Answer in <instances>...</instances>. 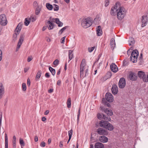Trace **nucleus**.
Masks as SVG:
<instances>
[{"instance_id": "obj_1", "label": "nucleus", "mask_w": 148, "mask_h": 148, "mask_svg": "<svg viewBox=\"0 0 148 148\" xmlns=\"http://www.w3.org/2000/svg\"><path fill=\"white\" fill-rule=\"evenodd\" d=\"M108 121H107L103 120L101 121L99 123L100 126L102 127L105 128L109 131H111L113 130L114 129L113 126Z\"/></svg>"}, {"instance_id": "obj_2", "label": "nucleus", "mask_w": 148, "mask_h": 148, "mask_svg": "<svg viewBox=\"0 0 148 148\" xmlns=\"http://www.w3.org/2000/svg\"><path fill=\"white\" fill-rule=\"evenodd\" d=\"M92 24V21L89 18H84L82 20L81 25L84 28H87L91 26Z\"/></svg>"}, {"instance_id": "obj_3", "label": "nucleus", "mask_w": 148, "mask_h": 148, "mask_svg": "<svg viewBox=\"0 0 148 148\" xmlns=\"http://www.w3.org/2000/svg\"><path fill=\"white\" fill-rule=\"evenodd\" d=\"M118 11L117 13V18L119 20H121L125 15L126 11L123 8L121 7Z\"/></svg>"}, {"instance_id": "obj_4", "label": "nucleus", "mask_w": 148, "mask_h": 148, "mask_svg": "<svg viewBox=\"0 0 148 148\" xmlns=\"http://www.w3.org/2000/svg\"><path fill=\"white\" fill-rule=\"evenodd\" d=\"M22 25V23H19L15 29V32H16L17 33L15 32L13 35V40L14 42L15 41L17 40V35L19 34L20 32Z\"/></svg>"}, {"instance_id": "obj_5", "label": "nucleus", "mask_w": 148, "mask_h": 148, "mask_svg": "<svg viewBox=\"0 0 148 148\" xmlns=\"http://www.w3.org/2000/svg\"><path fill=\"white\" fill-rule=\"evenodd\" d=\"M121 7L120 6V4L119 2H117L115 5L112 7L110 11V14L112 15L115 16L116 15V13L119 11V9H120Z\"/></svg>"}, {"instance_id": "obj_6", "label": "nucleus", "mask_w": 148, "mask_h": 148, "mask_svg": "<svg viewBox=\"0 0 148 148\" xmlns=\"http://www.w3.org/2000/svg\"><path fill=\"white\" fill-rule=\"evenodd\" d=\"M138 54L139 53L137 50L136 49L134 50L132 53L130 57V61H132L133 63L136 62Z\"/></svg>"}, {"instance_id": "obj_7", "label": "nucleus", "mask_w": 148, "mask_h": 148, "mask_svg": "<svg viewBox=\"0 0 148 148\" xmlns=\"http://www.w3.org/2000/svg\"><path fill=\"white\" fill-rule=\"evenodd\" d=\"M86 66V60L85 59L82 60L80 66V76L81 78L83 77L84 71V67Z\"/></svg>"}, {"instance_id": "obj_8", "label": "nucleus", "mask_w": 148, "mask_h": 148, "mask_svg": "<svg viewBox=\"0 0 148 148\" xmlns=\"http://www.w3.org/2000/svg\"><path fill=\"white\" fill-rule=\"evenodd\" d=\"M8 21L5 15L2 14L0 15V24L2 26H5L7 25Z\"/></svg>"}, {"instance_id": "obj_9", "label": "nucleus", "mask_w": 148, "mask_h": 148, "mask_svg": "<svg viewBox=\"0 0 148 148\" xmlns=\"http://www.w3.org/2000/svg\"><path fill=\"white\" fill-rule=\"evenodd\" d=\"M97 118L99 120L104 119L108 121H110L111 120L110 116H108L105 115L101 113H98L97 114Z\"/></svg>"}, {"instance_id": "obj_10", "label": "nucleus", "mask_w": 148, "mask_h": 148, "mask_svg": "<svg viewBox=\"0 0 148 148\" xmlns=\"http://www.w3.org/2000/svg\"><path fill=\"white\" fill-rule=\"evenodd\" d=\"M97 132L100 135H107L108 134V132L106 130L102 128H98L97 129Z\"/></svg>"}, {"instance_id": "obj_11", "label": "nucleus", "mask_w": 148, "mask_h": 148, "mask_svg": "<svg viewBox=\"0 0 148 148\" xmlns=\"http://www.w3.org/2000/svg\"><path fill=\"white\" fill-rule=\"evenodd\" d=\"M125 80L124 78H121L120 79L119 82V87L121 88H123L124 87L125 85Z\"/></svg>"}, {"instance_id": "obj_12", "label": "nucleus", "mask_w": 148, "mask_h": 148, "mask_svg": "<svg viewBox=\"0 0 148 148\" xmlns=\"http://www.w3.org/2000/svg\"><path fill=\"white\" fill-rule=\"evenodd\" d=\"M106 98L107 101L109 102H112L113 100V97L112 95L110 93H107L106 95Z\"/></svg>"}, {"instance_id": "obj_13", "label": "nucleus", "mask_w": 148, "mask_h": 148, "mask_svg": "<svg viewBox=\"0 0 148 148\" xmlns=\"http://www.w3.org/2000/svg\"><path fill=\"white\" fill-rule=\"evenodd\" d=\"M25 37V36L24 34H21V35L17 44V45L18 46V47H21L24 40Z\"/></svg>"}, {"instance_id": "obj_14", "label": "nucleus", "mask_w": 148, "mask_h": 148, "mask_svg": "<svg viewBox=\"0 0 148 148\" xmlns=\"http://www.w3.org/2000/svg\"><path fill=\"white\" fill-rule=\"evenodd\" d=\"M5 92L4 87L2 83H0V99L3 98Z\"/></svg>"}, {"instance_id": "obj_15", "label": "nucleus", "mask_w": 148, "mask_h": 148, "mask_svg": "<svg viewBox=\"0 0 148 148\" xmlns=\"http://www.w3.org/2000/svg\"><path fill=\"white\" fill-rule=\"evenodd\" d=\"M110 68L113 72L116 73L118 71V68L117 66L114 64L112 63L110 65Z\"/></svg>"}, {"instance_id": "obj_16", "label": "nucleus", "mask_w": 148, "mask_h": 148, "mask_svg": "<svg viewBox=\"0 0 148 148\" xmlns=\"http://www.w3.org/2000/svg\"><path fill=\"white\" fill-rule=\"evenodd\" d=\"M111 91L113 94H116L118 92V88L117 86L115 84H113L112 86Z\"/></svg>"}, {"instance_id": "obj_17", "label": "nucleus", "mask_w": 148, "mask_h": 148, "mask_svg": "<svg viewBox=\"0 0 148 148\" xmlns=\"http://www.w3.org/2000/svg\"><path fill=\"white\" fill-rule=\"evenodd\" d=\"M147 17V16H142V26L143 27L146 25V23L148 21Z\"/></svg>"}, {"instance_id": "obj_18", "label": "nucleus", "mask_w": 148, "mask_h": 148, "mask_svg": "<svg viewBox=\"0 0 148 148\" xmlns=\"http://www.w3.org/2000/svg\"><path fill=\"white\" fill-rule=\"evenodd\" d=\"M129 77L130 79L132 81H135L137 78V76L135 75V73L132 72L130 74Z\"/></svg>"}, {"instance_id": "obj_19", "label": "nucleus", "mask_w": 148, "mask_h": 148, "mask_svg": "<svg viewBox=\"0 0 148 148\" xmlns=\"http://www.w3.org/2000/svg\"><path fill=\"white\" fill-rule=\"evenodd\" d=\"M99 140L101 142L105 143L108 141V139L106 136H103L100 137Z\"/></svg>"}, {"instance_id": "obj_20", "label": "nucleus", "mask_w": 148, "mask_h": 148, "mask_svg": "<svg viewBox=\"0 0 148 148\" xmlns=\"http://www.w3.org/2000/svg\"><path fill=\"white\" fill-rule=\"evenodd\" d=\"M138 77L141 78H142L143 80H144V77H145V75L144 72L142 71H138Z\"/></svg>"}, {"instance_id": "obj_21", "label": "nucleus", "mask_w": 148, "mask_h": 148, "mask_svg": "<svg viewBox=\"0 0 148 148\" xmlns=\"http://www.w3.org/2000/svg\"><path fill=\"white\" fill-rule=\"evenodd\" d=\"M110 45L111 47V49L112 50H113L115 46V42L114 39L113 38H112L110 40Z\"/></svg>"}, {"instance_id": "obj_22", "label": "nucleus", "mask_w": 148, "mask_h": 148, "mask_svg": "<svg viewBox=\"0 0 148 148\" xmlns=\"http://www.w3.org/2000/svg\"><path fill=\"white\" fill-rule=\"evenodd\" d=\"M97 36H99L102 35V30L100 26L97 27Z\"/></svg>"}, {"instance_id": "obj_23", "label": "nucleus", "mask_w": 148, "mask_h": 148, "mask_svg": "<svg viewBox=\"0 0 148 148\" xmlns=\"http://www.w3.org/2000/svg\"><path fill=\"white\" fill-rule=\"evenodd\" d=\"M95 148H103L104 145L103 144L100 143H95Z\"/></svg>"}, {"instance_id": "obj_24", "label": "nucleus", "mask_w": 148, "mask_h": 148, "mask_svg": "<svg viewBox=\"0 0 148 148\" xmlns=\"http://www.w3.org/2000/svg\"><path fill=\"white\" fill-rule=\"evenodd\" d=\"M104 112L108 115V116H112L113 114V112L112 111L109 109H106L105 110Z\"/></svg>"}, {"instance_id": "obj_25", "label": "nucleus", "mask_w": 148, "mask_h": 148, "mask_svg": "<svg viewBox=\"0 0 148 148\" xmlns=\"http://www.w3.org/2000/svg\"><path fill=\"white\" fill-rule=\"evenodd\" d=\"M73 57V51L69 50V61L71 60Z\"/></svg>"}, {"instance_id": "obj_26", "label": "nucleus", "mask_w": 148, "mask_h": 148, "mask_svg": "<svg viewBox=\"0 0 148 148\" xmlns=\"http://www.w3.org/2000/svg\"><path fill=\"white\" fill-rule=\"evenodd\" d=\"M5 148H8V140L7 134H5Z\"/></svg>"}, {"instance_id": "obj_27", "label": "nucleus", "mask_w": 148, "mask_h": 148, "mask_svg": "<svg viewBox=\"0 0 148 148\" xmlns=\"http://www.w3.org/2000/svg\"><path fill=\"white\" fill-rule=\"evenodd\" d=\"M73 131L72 129L68 131L69 139L67 142L68 144L69 143L71 138V137L73 134Z\"/></svg>"}, {"instance_id": "obj_28", "label": "nucleus", "mask_w": 148, "mask_h": 148, "mask_svg": "<svg viewBox=\"0 0 148 148\" xmlns=\"http://www.w3.org/2000/svg\"><path fill=\"white\" fill-rule=\"evenodd\" d=\"M56 23L58 25V27H62V26L63 23H62L60 21L58 18H56Z\"/></svg>"}, {"instance_id": "obj_29", "label": "nucleus", "mask_w": 148, "mask_h": 148, "mask_svg": "<svg viewBox=\"0 0 148 148\" xmlns=\"http://www.w3.org/2000/svg\"><path fill=\"white\" fill-rule=\"evenodd\" d=\"M46 7L49 10H51L53 9V6L49 3H47L46 4Z\"/></svg>"}, {"instance_id": "obj_30", "label": "nucleus", "mask_w": 148, "mask_h": 148, "mask_svg": "<svg viewBox=\"0 0 148 148\" xmlns=\"http://www.w3.org/2000/svg\"><path fill=\"white\" fill-rule=\"evenodd\" d=\"M129 42L130 45H131L135 43V40H134V38L132 37H131L129 38Z\"/></svg>"}, {"instance_id": "obj_31", "label": "nucleus", "mask_w": 148, "mask_h": 148, "mask_svg": "<svg viewBox=\"0 0 148 148\" xmlns=\"http://www.w3.org/2000/svg\"><path fill=\"white\" fill-rule=\"evenodd\" d=\"M49 70L51 72L53 76H54L55 75L56 73L55 70L51 67H49Z\"/></svg>"}, {"instance_id": "obj_32", "label": "nucleus", "mask_w": 148, "mask_h": 148, "mask_svg": "<svg viewBox=\"0 0 148 148\" xmlns=\"http://www.w3.org/2000/svg\"><path fill=\"white\" fill-rule=\"evenodd\" d=\"M41 74H42V71L41 70H39L38 72H37V74H36V79H39L41 76Z\"/></svg>"}, {"instance_id": "obj_33", "label": "nucleus", "mask_w": 148, "mask_h": 148, "mask_svg": "<svg viewBox=\"0 0 148 148\" xmlns=\"http://www.w3.org/2000/svg\"><path fill=\"white\" fill-rule=\"evenodd\" d=\"M71 99L70 98H69L67 102V107L68 108H69L71 107Z\"/></svg>"}, {"instance_id": "obj_34", "label": "nucleus", "mask_w": 148, "mask_h": 148, "mask_svg": "<svg viewBox=\"0 0 148 148\" xmlns=\"http://www.w3.org/2000/svg\"><path fill=\"white\" fill-rule=\"evenodd\" d=\"M68 26H66L64 27H63V28H62V29H61L59 31L58 34H60V35L62 33L64 32V31L68 27Z\"/></svg>"}, {"instance_id": "obj_35", "label": "nucleus", "mask_w": 148, "mask_h": 148, "mask_svg": "<svg viewBox=\"0 0 148 148\" xmlns=\"http://www.w3.org/2000/svg\"><path fill=\"white\" fill-rule=\"evenodd\" d=\"M53 10L55 11H58L59 10V6L57 5L54 4H53Z\"/></svg>"}, {"instance_id": "obj_36", "label": "nucleus", "mask_w": 148, "mask_h": 148, "mask_svg": "<svg viewBox=\"0 0 148 148\" xmlns=\"http://www.w3.org/2000/svg\"><path fill=\"white\" fill-rule=\"evenodd\" d=\"M30 21L29 20H28L27 18H25V20L24 24L26 26H27L29 25Z\"/></svg>"}, {"instance_id": "obj_37", "label": "nucleus", "mask_w": 148, "mask_h": 148, "mask_svg": "<svg viewBox=\"0 0 148 148\" xmlns=\"http://www.w3.org/2000/svg\"><path fill=\"white\" fill-rule=\"evenodd\" d=\"M19 142L20 144L21 147L24 146H25V143L23 140L21 138H20L19 139Z\"/></svg>"}, {"instance_id": "obj_38", "label": "nucleus", "mask_w": 148, "mask_h": 148, "mask_svg": "<svg viewBox=\"0 0 148 148\" xmlns=\"http://www.w3.org/2000/svg\"><path fill=\"white\" fill-rule=\"evenodd\" d=\"M112 73L111 72H108L106 75V76L107 78H110L112 76Z\"/></svg>"}, {"instance_id": "obj_39", "label": "nucleus", "mask_w": 148, "mask_h": 148, "mask_svg": "<svg viewBox=\"0 0 148 148\" xmlns=\"http://www.w3.org/2000/svg\"><path fill=\"white\" fill-rule=\"evenodd\" d=\"M40 9L38 8V7H37L36 10H35V14L36 15H38L40 12Z\"/></svg>"}, {"instance_id": "obj_40", "label": "nucleus", "mask_w": 148, "mask_h": 148, "mask_svg": "<svg viewBox=\"0 0 148 148\" xmlns=\"http://www.w3.org/2000/svg\"><path fill=\"white\" fill-rule=\"evenodd\" d=\"M22 90L23 91H25L26 89V86L25 83H23L22 85Z\"/></svg>"}, {"instance_id": "obj_41", "label": "nucleus", "mask_w": 148, "mask_h": 148, "mask_svg": "<svg viewBox=\"0 0 148 148\" xmlns=\"http://www.w3.org/2000/svg\"><path fill=\"white\" fill-rule=\"evenodd\" d=\"M109 4V0H105V6L107 7Z\"/></svg>"}, {"instance_id": "obj_42", "label": "nucleus", "mask_w": 148, "mask_h": 148, "mask_svg": "<svg viewBox=\"0 0 148 148\" xmlns=\"http://www.w3.org/2000/svg\"><path fill=\"white\" fill-rule=\"evenodd\" d=\"M59 64V60L58 59H56L53 62V64L54 65H57Z\"/></svg>"}, {"instance_id": "obj_43", "label": "nucleus", "mask_w": 148, "mask_h": 148, "mask_svg": "<svg viewBox=\"0 0 148 148\" xmlns=\"http://www.w3.org/2000/svg\"><path fill=\"white\" fill-rule=\"evenodd\" d=\"M80 108H79L78 112V114L77 115V122L78 123L79 121V118L80 115Z\"/></svg>"}, {"instance_id": "obj_44", "label": "nucleus", "mask_w": 148, "mask_h": 148, "mask_svg": "<svg viewBox=\"0 0 148 148\" xmlns=\"http://www.w3.org/2000/svg\"><path fill=\"white\" fill-rule=\"evenodd\" d=\"M144 80H143V81L145 82H148V74L147 76H146L145 75V77H144Z\"/></svg>"}, {"instance_id": "obj_45", "label": "nucleus", "mask_w": 148, "mask_h": 148, "mask_svg": "<svg viewBox=\"0 0 148 148\" xmlns=\"http://www.w3.org/2000/svg\"><path fill=\"white\" fill-rule=\"evenodd\" d=\"M95 49V47L88 48V51L90 52H91L93 51Z\"/></svg>"}, {"instance_id": "obj_46", "label": "nucleus", "mask_w": 148, "mask_h": 148, "mask_svg": "<svg viewBox=\"0 0 148 148\" xmlns=\"http://www.w3.org/2000/svg\"><path fill=\"white\" fill-rule=\"evenodd\" d=\"M107 100L106 99V98L105 99V98H103L102 99V102L104 104V105L105 104H106V103H107Z\"/></svg>"}, {"instance_id": "obj_47", "label": "nucleus", "mask_w": 148, "mask_h": 148, "mask_svg": "<svg viewBox=\"0 0 148 148\" xmlns=\"http://www.w3.org/2000/svg\"><path fill=\"white\" fill-rule=\"evenodd\" d=\"M51 17H50L49 19V21L47 22V23L49 24L50 25H53V24L52 23V22L51 21Z\"/></svg>"}, {"instance_id": "obj_48", "label": "nucleus", "mask_w": 148, "mask_h": 148, "mask_svg": "<svg viewBox=\"0 0 148 148\" xmlns=\"http://www.w3.org/2000/svg\"><path fill=\"white\" fill-rule=\"evenodd\" d=\"M33 58L32 56H29L27 58V61L28 62H29Z\"/></svg>"}, {"instance_id": "obj_49", "label": "nucleus", "mask_w": 148, "mask_h": 148, "mask_svg": "<svg viewBox=\"0 0 148 148\" xmlns=\"http://www.w3.org/2000/svg\"><path fill=\"white\" fill-rule=\"evenodd\" d=\"M2 112L0 113V126H1V123L2 121Z\"/></svg>"}, {"instance_id": "obj_50", "label": "nucleus", "mask_w": 148, "mask_h": 148, "mask_svg": "<svg viewBox=\"0 0 148 148\" xmlns=\"http://www.w3.org/2000/svg\"><path fill=\"white\" fill-rule=\"evenodd\" d=\"M54 27V25H49L48 27V29L49 30L52 29H53Z\"/></svg>"}, {"instance_id": "obj_51", "label": "nucleus", "mask_w": 148, "mask_h": 148, "mask_svg": "<svg viewBox=\"0 0 148 148\" xmlns=\"http://www.w3.org/2000/svg\"><path fill=\"white\" fill-rule=\"evenodd\" d=\"M33 5L35 7H38V4L36 1H34V2Z\"/></svg>"}, {"instance_id": "obj_52", "label": "nucleus", "mask_w": 148, "mask_h": 148, "mask_svg": "<svg viewBox=\"0 0 148 148\" xmlns=\"http://www.w3.org/2000/svg\"><path fill=\"white\" fill-rule=\"evenodd\" d=\"M30 80L29 78H28L27 79V84L28 86H29L30 85Z\"/></svg>"}, {"instance_id": "obj_53", "label": "nucleus", "mask_w": 148, "mask_h": 148, "mask_svg": "<svg viewBox=\"0 0 148 148\" xmlns=\"http://www.w3.org/2000/svg\"><path fill=\"white\" fill-rule=\"evenodd\" d=\"M66 38V36H64L63 38H62L61 39V42L62 43H64V40H65V38Z\"/></svg>"}, {"instance_id": "obj_54", "label": "nucleus", "mask_w": 148, "mask_h": 148, "mask_svg": "<svg viewBox=\"0 0 148 148\" xmlns=\"http://www.w3.org/2000/svg\"><path fill=\"white\" fill-rule=\"evenodd\" d=\"M31 20H32V22H34V21H35L36 20V18H34V17H31V16L30 18H29Z\"/></svg>"}, {"instance_id": "obj_55", "label": "nucleus", "mask_w": 148, "mask_h": 148, "mask_svg": "<svg viewBox=\"0 0 148 148\" xmlns=\"http://www.w3.org/2000/svg\"><path fill=\"white\" fill-rule=\"evenodd\" d=\"M45 143L44 142H42L40 144V146L44 147L45 146Z\"/></svg>"}, {"instance_id": "obj_56", "label": "nucleus", "mask_w": 148, "mask_h": 148, "mask_svg": "<svg viewBox=\"0 0 148 148\" xmlns=\"http://www.w3.org/2000/svg\"><path fill=\"white\" fill-rule=\"evenodd\" d=\"M16 141H12V145L14 148L16 147Z\"/></svg>"}, {"instance_id": "obj_57", "label": "nucleus", "mask_w": 148, "mask_h": 148, "mask_svg": "<svg viewBox=\"0 0 148 148\" xmlns=\"http://www.w3.org/2000/svg\"><path fill=\"white\" fill-rule=\"evenodd\" d=\"M88 69H87L85 70V77H86V76L88 75Z\"/></svg>"}, {"instance_id": "obj_58", "label": "nucleus", "mask_w": 148, "mask_h": 148, "mask_svg": "<svg viewBox=\"0 0 148 148\" xmlns=\"http://www.w3.org/2000/svg\"><path fill=\"white\" fill-rule=\"evenodd\" d=\"M2 51L1 49H0V61L2 60Z\"/></svg>"}, {"instance_id": "obj_59", "label": "nucleus", "mask_w": 148, "mask_h": 148, "mask_svg": "<svg viewBox=\"0 0 148 148\" xmlns=\"http://www.w3.org/2000/svg\"><path fill=\"white\" fill-rule=\"evenodd\" d=\"M45 76L47 78H48L50 77V75H49V74L48 73H45Z\"/></svg>"}, {"instance_id": "obj_60", "label": "nucleus", "mask_w": 148, "mask_h": 148, "mask_svg": "<svg viewBox=\"0 0 148 148\" xmlns=\"http://www.w3.org/2000/svg\"><path fill=\"white\" fill-rule=\"evenodd\" d=\"M59 146L61 148H62L63 147V142L62 141H60V142Z\"/></svg>"}, {"instance_id": "obj_61", "label": "nucleus", "mask_w": 148, "mask_h": 148, "mask_svg": "<svg viewBox=\"0 0 148 148\" xmlns=\"http://www.w3.org/2000/svg\"><path fill=\"white\" fill-rule=\"evenodd\" d=\"M29 69V67H27L26 68H25L24 69V72L25 73H26L28 70Z\"/></svg>"}, {"instance_id": "obj_62", "label": "nucleus", "mask_w": 148, "mask_h": 148, "mask_svg": "<svg viewBox=\"0 0 148 148\" xmlns=\"http://www.w3.org/2000/svg\"><path fill=\"white\" fill-rule=\"evenodd\" d=\"M127 62L125 60L123 61V65L124 66L127 65Z\"/></svg>"}, {"instance_id": "obj_63", "label": "nucleus", "mask_w": 148, "mask_h": 148, "mask_svg": "<svg viewBox=\"0 0 148 148\" xmlns=\"http://www.w3.org/2000/svg\"><path fill=\"white\" fill-rule=\"evenodd\" d=\"M34 141L35 142H37L38 141V137L37 136H35Z\"/></svg>"}, {"instance_id": "obj_64", "label": "nucleus", "mask_w": 148, "mask_h": 148, "mask_svg": "<svg viewBox=\"0 0 148 148\" xmlns=\"http://www.w3.org/2000/svg\"><path fill=\"white\" fill-rule=\"evenodd\" d=\"M104 105L105 106H106L108 107H110V104L107 102V103H106V104H105Z\"/></svg>"}]
</instances>
